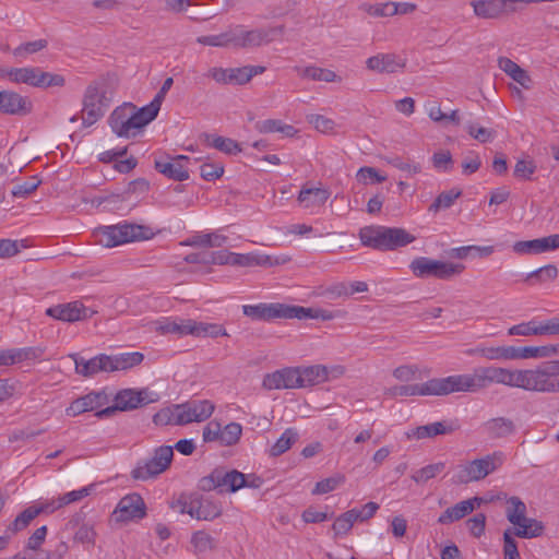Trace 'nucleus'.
<instances>
[{"mask_svg": "<svg viewBox=\"0 0 559 559\" xmlns=\"http://www.w3.org/2000/svg\"><path fill=\"white\" fill-rule=\"evenodd\" d=\"M452 393H476L485 390L492 383L519 388L520 370H510L502 367L487 366L473 370L472 373L450 376Z\"/></svg>", "mask_w": 559, "mask_h": 559, "instance_id": "1", "label": "nucleus"}, {"mask_svg": "<svg viewBox=\"0 0 559 559\" xmlns=\"http://www.w3.org/2000/svg\"><path fill=\"white\" fill-rule=\"evenodd\" d=\"M519 389L538 393H559V359L533 369H520Z\"/></svg>", "mask_w": 559, "mask_h": 559, "instance_id": "2", "label": "nucleus"}, {"mask_svg": "<svg viewBox=\"0 0 559 559\" xmlns=\"http://www.w3.org/2000/svg\"><path fill=\"white\" fill-rule=\"evenodd\" d=\"M153 236L154 233L150 227L126 222L98 227L94 230L96 242L106 248H114L128 242L148 240Z\"/></svg>", "mask_w": 559, "mask_h": 559, "instance_id": "3", "label": "nucleus"}, {"mask_svg": "<svg viewBox=\"0 0 559 559\" xmlns=\"http://www.w3.org/2000/svg\"><path fill=\"white\" fill-rule=\"evenodd\" d=\"M152 120L143 108H138L131 103H124L114 109L108 118L111 131L119 138L135 136Z\"/></svg>", "mask_w": 559, "mask_h": 559, "instance_id": "4", "label": "nucleus"}, {"mask_svg": "<svg viewBox=\"0 0 559 559\" xmlns=\"http://www.w3.org/2000/svg\"><path fill=\"white\" fill-rule=\"evenodd\" d=\"M506 460L502 451H493L483 457L468 461L459 466L454 476L456 484H469L483 480L488 475L499 469Z\"/></svg>", "mask_w": 559, "mask_h": 559, "instance_id": "5", "label": "nucleus"}, {"mask_svg": "<svg viewBox=\"0 0 559 559\" xmlns=\"http://www.w3.org/2000/svg\"><path fill=\"white\" fill-rule=\"evenodd\" d=\"M409 270L417 278L433 277L445 281L460 275L465 270V265L418 257L409 263Z\"/></svg>", "mask_w": 559, "mask_h": 559, "instance_id": "6", "label": "nucleus"}, {"mask_svg": "<svg viewBox=\"0 0 559 559\" xmlns=\"http://www.w3.org/2000/svg\"><path fill=\"white\" fill-rule=\"evenodd\" d=\"M0 75L13 83H24L34 87L63 86L64 78L60 74L45 72L39 68H10L0 70Z\"/></svg>", "mask_w": 559, "mask_h": 559, "instance_id": "7", "label": "nucleus"}, {"mask_svg": "<svg viewBox=\"0 0 559 559\" xmlns=\"http://www.w3.org/2000/svg\"><path fill=\"white\" fill-rule=\"evenodd\" d=\"M174 459V448L160 445L154 449L150 459L141 460L132 469L131 476L136 480L155 478L166 472Z\"/></svg>", "mask_w": 559, "mask_h": 559, "instance_id": "8", "label": "nucleus"}, {"mask_svg": "<svg viewBox=\"0 0 559 559\" xmlns=\"http://www.w3.org/2000/svg\"><path fill=\"white\" fill-rule=\"evenodd\" d=\"M82 104V123L87 128L97 122L109 106L104 85L96 82L90 84L85 90Z\"/></svg>", "mask_w": 559, "mask_h": 559, "instance_id": "9", "label": "nucleus"}, {"mask_svg": "<svg viewBox=\"0 0 559 559\" xmlns=\"http://www.w3.org/2000/svg\"><path fill=\"white\" fill-rule=\"evenodd\" d=\"M283 32V27H259L248 29L243 25L231 26V44L236 49L260 47L273 40V35Z\"/></svg>", "mask_w": 559, "mask_h": 559, "instance_id": "10", "label": "nucleus"}, {"mask_svg": "<svg viewBox=\"0 0 559 559\" xmlns=\"http://www.w3.org/2000/svg\"><path fill=\"white\" fill-rule=\"evenodd\" d=\"M390 393L394 396L449 395L452 394L450 376L444 378H433L419 384L394 386L390 390Z\"/></svg>", "mask_w": 559, "mask_h": 559, "instance_id": "11", "label": "nucleus"}, {"mask_svg": "<svg viewBox=\"0 0 559 559\" xmlns=\"http://www.w3.org/2000/svg\"><path fill=\"white\" fill-rule=\"evenodd\" d=\"M154 401L155 399H151L148 396L147 389L140 391L134 389H126L117 393L115 396V404L112 406L102 408L100 411L96 412L95 415L98 418L110 417L118 411L135 409Z\"/></svg>", "mask_w": 559, "mask_h": 559, "instance_id": "12", "label": "nucleus"}, {"mask_svg": "<svg viewBox=\"0 0 559 559\" xmlns=\"http://www.w3.org/2000/svg\"><path fill=\"white\" fill-rule=\"evenodd\" d=\"M179 507L181 513H188L198 520L210 521L222 514V506L207 498L178 500L175 508Z\"/></svg>", "mask_w": 559, "mask_h": 559, "instance_id": "13", "label": "nucleus"}, {"mask_svg": "<svg viewBox=\"0 0 559 559\" xmlns=\"http://www.w3.org/2000/svg\"><path fill=\"white\" fill-rule=\"evenodd\" d=\"M245 316L252 320L270 321L275 318L290 319L292 306L284 304H258L242 306Z\"/></svg>", "mask_w": 559, "mask_h": 559, "instance_id": "14", "label": "nucleus"}, {"mask_svg": "<svg viewBox=\"0 0 559 559\" xmlns=\"http://www.w3.org/2000/svg\"><path fill=\"white\" fill-rule=\"evenodd\" d=\"M262 386L266 390L301 388L298 367L283 368L274 372L266 373L263 378Z\"/></svg>", "mask_w": 559, "mask_h": 559, "instance_id": "15", "label": "nucleus"}, {"mask_svg": "<svg viewBox=\"0 0 559 559\" xmlns=\"http://www.w3.org/2000/svg\"><path fill=\"white\" fill-rule=\"evenodd\" d=\"M114 514L119 522H127L145 516V503L138 493L128 495L120 499Z\"/></svg>", "mask_w": 559, "mask_h": 559, "instance_id": "16", "label": "nucleus"}, {"mask_svg": "<svg viewBox=\"0 0 559 559\" xmlns=\"http://www.w3.org/2000/svg\"><path fill=\"white\" fill-rule=\"evenodd\" d=\"M189 160L190 158L185 155L166 157L164 159L155 160V168L169 179L176 181H185L189 178V171L187 167Z\"/></svg>", "mask_w": 559, "mask_h": 559, "instance_id": "17", "label": "nucleus"}, {"mask_svg": "<svg viewBox=\"0 0 559 559\" xmlns=\"http://www.w3.org/2000/svg\"><path fill=\"white\" fill-rule=\"evenodd\" d=\"M178 408L181 412L179 415V421L183 425L192 421H204L210 418L214 412V404L207 400L191 401L179 404Z\"/></svg>", "mask_w": 559, "mask_h": 559, "instance_id": "18", "label": "nucleus"}, {"mask_svg": "<svg viewBox=\"0 0 559 559\" xmlns=\"http://www.w3.org/2000/svg\"><path fill=\"white\" fill-rule=\"evenodd\" d=\"M32 102L12 91H0V112L5 115L25 116L32 111Z\"/></svg>", "mask_w": 559, "mask_h": 559, "instance_id": "19", "label": "nucleus"}, {"mask_svg": "<svg viewBox=\"0 0 559 559\" xmlns=\"http://www.w3.org/2000/svg\"><path fill=\"white\" fill-rule=\"evenodd\" d=\"M75 365V372L84 378H91L98 372H110L108 364V355L100 354L91 359H85L79 354H71Z\"/></svg>", "mask_w": 559, "mask_h": 559, "instance_id": "20", "label": "nucleus"}, {"mask_svg": "<svg viewBox=\"0 0 559 559\" xmlns=\"http://www.w3.org/2000/svg\"><path fill=\"white\" fill-rule=\"evenodd\" d=\"M88 309L80 301L60 304L49 307L46 314L60 321L74 322L87 318Z\"/></svg>", "mask_w": 559, "mask_h": 559, "instance_id": "21", "label": "nucleus"}, {"mask_svg": "<svg viewBox=\"0 0 559 559\" xmlns=\"http://www.w3.org/2000/svg\"><path fill=\"white\" fill-rule=\"evenodd\" d=\"M481 503H484V499L480 497H473L460 501L456 504L443 511L438 518V523L442 525H448L453 522L460 521L466 515L471 514L476 508L480 507Z\"/></svg>", "mask_w": 559, "mask_h": 559, "instance_id": "22", "label": "nucleus"}, {"mask_svg": "<svg viewBox=\"0 0 559 559\" xmlns=\"http://www.w3.org/2000/svg\"><path fill=\"white\" fill-rule=\"evenodd\" d=\"M108 396L104 392H91L74 400L66 409L68 416H78L85 412L100 411L107 403Z\"/></svg>", "mask_w": 559, "mask_h": 559, "instance_id": "23", "label": "nucleus"}, {"mask_svg": "<svg viewBox=\"0 0 559 559\" xmlns=\"http://www.w3.org/2000/svg\"><path fill=\"white\" fill-rule=\"evenodd\" d=\"M405 59L395 53H378L367 59L366 66L370 71L378 73H395L404 69Z\"/></svg>", "mask_w": 559, "mask_h": 559, "instance_id": "24", "label": "nucleus"}, {"mask_svg": "<svg viewBox=\"0 0 559 559\" xmlns=\"http://www.w3.org/2000/svg\"><path fill=\"white\" fill-rule=\"evenodd\" d=\"M243 67L238 68H210L206 75L214 80L218 84H234L245 85L247 84Z\"/></svg>", "mask_w": 559, "mask_h": 559, "instance_id": "25", "label": "nucleus"}, {"mask_svg": "<svg viewBox=\"0 0 559 559\" xmlns=\"http://www.w3.org/2000/svg\"><path fill=\"white\" fill-rule=\"evenodd\" d=\"M483 429L490 439H502L512 436L516 426L511 418L495 417L485 421Z\"/></svg>", "mask_w": 559, "mask_h": 559, "instance_id": "26", "label": "nucleus"}, {"mask_svg": "<svg viewBox=\"0 0 559 559\" xmlns=\"http://www.w3.org/2000/svg\"><path fill=\"white\" fill-rule=\"evenodd\" d=\"M346 312L342 310L331 311L322 308L292 306L290 319H320L322 321H331L336 318H343Z\"/></svg>", "mask_w": 559, "mask_h": 559, "instance_id": "27", "label": "nucleus"}, {"mask_svg": "<svg viewBox=\"0 0 559 559\" xmlns=\"http://www.w3.org/2000/svg\"><path fill=\"white\" fill-rule=\"evenodd\" d=\"M498 66L506 74H508L513 81L520 84L523 88L530 90L533 85V80L528 72L521 68L518 63L507 57H500L498 59Z\"/></svg>", "mask_w": 559, "mask_h": 559, "instance_id": "28", "label": "nucleus"}, {"mask_svg": "<svg viewBox=\"0 0 559 559\" xmlns=\"http://www.w3.org/2000/svg\"><path fill=\"white\" fill-rule=\"evenodd\" d=\"M455 429V426L447 421H436L414 428L411 432H407V438H415L417 440L435 438L439 435H450Z\"/></svg>", "mask_w": 559, "mask_h": 559, "instance_id": "29", "label": "nucleus"}, {"mask_svg": "<svg viewBox=\"0 0 559 559\" xmlns=\"http://www.w3.org/2000/svg\"><path fill=\"white\" fill-rule=\"evenodd\" d=\"M216 473L219 492H235L247 486V476L241 472H238L236 469L225 472L223 469L216 468Z\"/></svg>", "mask_w": 559, "mask_h": 559, "instance_id": "30", "label": "nucleus"}, {"mask_svg": "<svg viewBox=\"0 0 559 559\" xmlns=\"http://www.w3.org/2000/svg\"><path fill=\"white\" fill-rule=\"evenodd\" d=\"M228 240V237L221 234L219 231L213 233H200L195 234L185 241L181 242L182 246L188 247H201V248H214V247H223Z\"/></svg>", "mask_w": 559, "mask_h": 559, "instance_id": "31", "label": "nucleus"}, {"mask_svg": "<svg viewBox=\"0 0 559 559\" xmlns=\"http://www.w3.org/2000/svg\"><path fill=\"white\" fill-rule=\"evenodd\" d=\"M384 251L405 247L415 240V236L400 227H385Z\"/></svg>", "mask_w": 559, "mask_h": 559, "instance_id": "32", "label": "nucleus"}, {"mask_svg": "<svg viewBox=\"0 0 559 559\" xmlns=\"http://www.w3.org/2000/svg\"><path fill=\"white\" fill-rule=\"evenodd\" d=\"M301 388L311 386L325 382L329 379V371L325 366L314 365L298 367Z\"/></svg>", "mask_w": 559, "mask_h": 559, "instance_id": "33", "label": "nucleus"}, {"mask_svg": "<svg viewBox=\"0 0 559 559\" xmlns=\"http://www.w3.org/2000/svg\"><path fill=\"white\" fill-rule=\"evenodd\" d=\"M144 356L140 352L108 355L109 371L127 370L140 365Z\"/></svg>", "mask_w": 559, "mask_h": 559, "instance_id": "34", "label": "nucleus"}, {"mask_svg": "<svg viewBox=\"0 0 559 559\" xmlns=\"http://www.w3.org/2000/svg\"><path fill=\"white\" fill-rule=\"evenodd\" d=\"M385 226H366L360 229L359 238L366 247L384 251Z\"/></svg>", "mask_w": 559, "mask_h": 559, "instance_id": "35", "label": "nucleus"}, {"mask_svg": "<svg viewBox=\"0 0 559 559\" xmlns=\"http://www.w3.org/2000/svg\"><path fill=\"white\" fill-rule=\"evenodd\" d=\"M67 527L74 531L73 540L87 546H94L96 539V532L94 526L88 523H80L79 519H72L67 524Z\"/></svg>", "mask_w": 559, "mask_h": 559, "instance_id": "36", "label": "nucleus"}, {"mask_svg": "<svg viewBox=\"0 0 559 559\" xmlns=\"http://www.w3.org/2000/svg\"><path fill=\"white\" fill-rule=\"evenodd\" d=\"M471 5L479 19L496 20L502 16L500 0H476Z\"/></svg>", "mask_w": 559, "mask_h": 559, "instance_id": "37", "label": "nucleus"}, {"mask_svg": "<svg viewBox=\"0 0 559 559\" xmlns=\"http://www.w3.org/2000/svg\"><path fill=\"white\" fill-rule=\"evenodd\" d=\"M554 356H559V344L516 347V360L531 358H550Z\"/></svg>", "mask_w": 559, "mask_h": 559, "instance_id": "38", "label": "nucleus"}, {"mask_svg": "<svg viewBox=\"0 0 559 559\" xmlns=\"http://www.w3.org/2000/svg\"><path fill=\"white\" fill-rule=\"evenodd\" d=\"M330 197L325 189L321 188H302L298 195V201L306 207L323 205Z\"/></svg>", "mask_w": 559, "mask_h": 559, "instance_id": "39", "label": "nucleus"}, {"mask_svg": "<svg viewBox=\"0 0 559 559\" xmlns=\"http://www.w3.org/2000/svg\"><path fill=\"white\" fill-rule=\"evenodd\" d=\"M297 71L301 78H307L313 81H322L328 83L342 81L341 76H338L334 71L316 66L306 67L304 69L297 68Z\"/></svg>", "mask_w": 559, "mask_h": 559, "instance_id": "40", "label": "nucleus"}, {"mask_svg": "<svg viewBox=\"0 0 559 559\" xmlns=\"http://www.w3.org/2000/svg\"><path fill=\"white\" fill-rule=\"evenodd\" d=\"M516 526L518 528L513 531V534L520 538H534L544 533L543 523L536 519L527 516Z\"/></svg>", "mask_w": 559, "mask_h": 559, "instance_id": "41", "label": "nucleus"}, {"mask_svg": "<svg viewBox=\"0 0 559 559\" xmlns=\"http://www.w3.org/2000/svg\"><path fill=\"white\" fill-rule=\"evenodd\" d=\"M507 503L506 515L508 521L513 525L520 524L526 518V504L516 496L510 497Z\"/></svg>", "mask_w": 559, "mask_h": 559, "instance_id": "42", "label": "nucleus"}, {"mask_svg": "<svg viewBox=\"0 0 559 559\" xmlns=\"http://www.w3.org/2000/svg\"><path fill=\"white\" fill-rule=\"evenodd\" d=\"M298 440V432L293 428H287L276 442L270 449V455L273 457L280 456L288 451L292 445Z\"/></svg>", "mask_w": 559, "mask_h": 559, "instance_id": "43", "label": "nucleus"}, {"mask_svg": "<svg viewBox=\"0 0 559 559\" xmlns=\"http://www.w3.org/2000/svg\"><path fill=\"white\" fill-rule=\"evenodd\" d=\"M234 265L235 266H265L272 265L271 257L258 253H234Z\"/></svg>", "mask_w": 559, "mask_h": 559, "instance_id": "44", "label": "nucleus"}, {"mask_svg": "<svg viewBox=\"0 0 559 559\" xmlns=\"http://www.w3.org/2000/svg\"><path fill=\"white\" fill-rule=\"evenodd\" d=\"M179 404L171 405L169 407L162 408L158 411L154 417L153 421L155 425L158 426H168V425H175V426H182L183 423L179 421V415H181V412L178 409Z\"/></svg>", "mask_w": 559, "mask_h": 559, "instance_id": "45", "label": "nucleus"}, {"mask_svg": "<svg viewBox=\"0 0 559 559\" xmlns=\"http://www.w3.org/2000/svg\"><path fill=\"white\" fill-rule=\"evenodd\" d=\"M11 366L26 360H35L43 356L41 347L9 348Z\"/></svg>", "mask_w": 559, "mask_h": 559, "instance_id": "46", "label": "nucleus"}, {"mask_svg": "<svg viewBox=\"0 0 559 559\" xmlns=\"http://www.w3.org/2000/svg\"><path fill=\"white\" fill-rule=\"evenodd\" d=\"M461 194L462 191L460 189L443 191L430 204L428 211L436 214L441 210L449 209L453 205L454 201L461 197Z\"/></svg>", "mask_w": 559, "mask_h": 559, "instance_id": "47", "label": "nucleus"}, {"mask_svg": "<svg viewBox=\"0 0 559 559\" xmlns=\"http://www.w3.org/2000/svg\"><path fill=\"white\" fill-rule=\"evenodd\" d=\"M484 358L487 360H516V347L485 345Z\"/></svg>", "mask_w": 559, "mask_h": 559, "instance_id": "48", "label": "nucleus"}, {"mask_svg": "<svg viewBox=\"0 0 559 559\" xmlns=\"http://www.w3.org/2000/svg\"><path fill=\"white\" fill-rule=\"evenodd\" d=\"M157 330L162 334L188 335L190 334V319L166 320L159 322Z\"/></svg>", "mask_w": 559, "mask_h": 559, "instance_id": "49", "label": "nucleus"}, {"mask_svg": "<svg viewBox=\"0 0 559 559\" xmlns=\"http://www.w3.org/2000/svg\"><path fill=\"white\" fill-rule=\"evenodd\" d=\"M444 468L443 462L429 464L414 472L411 477L416 484H425L438 476Z\"/></svg>", "mask_w": 559, "mask_h": 559, "instance_id": "50", "label": "nucleus"}, {"mask_svg": "<svg viewBox=\"0 0 559 559\" xmlns=\"http://www.w3.org/2000/svg\"><path fill=\"white\" fill-rule=\"evenodd\" d=\"M558 277V269L554 264L542 266L526 276V281H531L534 284H543L552 282Z\"/></svg>", "mask_w": 559, "mask_h": 559, "instance_id": "51", "label": "nucleus"}, {"mask_svg": "<svg viewBox=\"0 0 559 559\" xmlns=\"http://www.w3.org/2000/svg\"><path fill=\"white\" fill-rule=\"evenodd\" d=\"M40 513H43V509H37V506L28 507L15 518L9 530L13 533L24 530Z\"/></svg>", "mask_w": 559, "mask_h": 559, "instance_id": "52", "label": "nucleus"}, {"mask_svg": "<svg viewBox=\"0 0 559 559\" xmlns=\"http://www.w3.org/2000/svg\"><path fill=\"white\" fill-rule=\"evenodd\" d=\"M242 435V427L238 423H229L221 429L219 444L224 447H230L236 444Z\"/></svg>", "mask_w": 559, "mask_h": 559, "instance_id": "53", "label": "nucleus"}, {"mask_svg": "<svg viewBox=\"0 0 559 559\" xmlns=\"http://www.w3.org/2000/svg\"><path fill=\"white\" fill-rule=\"evenodd\" d=\"M197 41L204 46L212 47H233L231 44V27H229L226 32L217 34V35H205L199 36Z\"/></svg>", "mask_w": 559, "mask_h": 559, "instance_id": "54", "label": "nucleus"}, {"mask_svg": "<svg viewBox=\"0 0 559 559\" xmlns=\"http://www.w3.org/2000/svg\"><path fill=\"white\" fill-rule=\"evenodd\" d=\"M356 521V509L348 510L345 513L341 514L338 518H336L335 522L332 525V530L334 531L335 535H345L350 531L353 524Z\"/></svg>", "mask_w": 559, "mask_h": 559, "instance_id": "55", "label": "nucleus"}, {"mask_svg": "<svg viewBox=\"0 0 559 559\" xmlns=\"http://www.w3.org/2000/svg\"><path fill=\"white\" fill-rule=\"evenodd\" d=\"M210 144L214 148H216L225 154H228V155H236L241 152V147H240L239 143L229 138L215 135L212 138V141L210 142Z\"/></svg>", "mask_w": 559, "mask_h": 559, "instance_id": "56", "label": "nucleus"}, {"mask_svg": "<svg viewBox=\"0 0 559 559\" xmlns=\"http://www.w3.org/2000/svg\"><path fill=\"white\" fill-rule=\"evenodd\" d=\"M191 543L198 552H206L215 548V539L204 531H199L192 535Z\"/></svg>", "mask_w": 559, "mask_h": 559, "instance_id": "57", "label": "nucleus"}, {"mask_svg": "<svg viewBox=\"0 0 559 559\" xmlns=\"http://www.w3.org/2000/svg\"><path fill=\"white\" fill-rule=\"evenodd\" d=\"M540 324L534 320L515 324L508 330L510 336L540 335Z\"/></svg>", "mask_w": 559, "mask_h": 559, "instance_id": "58", "label": "nucleus"}, {"mask_svg": "<svg viewBox=\"0 0 559 559\" xmlns=\"http://www.w3.org/2000/svg\"><path fill=\"white\" fill-rule=\"evenodd\" d=\"M345 481L344 475L337 474L335 476L324 478L320 481H318L312 489L313 495H324L328 492L333 491L336 489L340 485H342Z\"/></svg>", "mask_w": 559, "mask_h": 559, "instance_id": "59", "label": "nucleus"}, {"mask_svg": "<svg viewBox=\"0 0 559 559\" xmlns=\"http://www.w3.org/2000/svg\"><path fill=\"white\" fill-rule=\"evenodd\" d=\"M536 171V164L533 159L523 158L519 159L514 166L513 175L521 180H531L533 174Z\"/></svg>", "mask_w": 559, "mask_h": 559, "instance_id": "60", "label": "nucleus"}, {"mask_svg": "<svg viewBox=\"0 0 559 559\" xmlns=\"http://www.w3.org/2000/svg\"><path fill=\"white\" fill-rule=\"evenodd\" d=\"M466 131L472 138L479 141L480 143L491 142L495 138L493 130L479 127L475 123H468L466 126Z\"/></svg>", "mask_w": 559, "mask_h": 559, "instance_id": "61", "label": "nucleus"}, {"mask_svg": "<svg viewBox=\"0 0 559 559\" xmlns=\"http://www.w3.org/2000/svg\"><path fill=\"white\" fill-rule=\"evenodd\" d=\"M308 121L313 124V127L322 132V133H334L336 123L334 120L322 116V115H311L308 117Z\"/></svg>", "mask_w": 559, "mask_h": 559, "instance_id": "62", "label": "nucleus"}, {"mask_svg": "<svg viewBox=\"0 0 559 559\" xmlns=\"http://www.w3.org/2000/svg\"><path fill=\"white\" fill-rule=\"evenodd\" d=\"M388 162L393 167L397 168L401 171H405L411 176L417 175L421 171V165L413 160H404L403 158L396 156L390 158Z\"/></svg>", "mask_w": 559, "mask_h": 559, "instance_id": "63", "label": "nucleus"}, {"mask_svg": "<svg viewBox=\"0 0 559 559\" xmlns=\"http://www.w3.org/2000/svg\"><path fill=\"white\" fill-rule=\"evenodd\" d=\"M512 534H513V532L510 528H508L503 533V542H504L503 555H504V559H521L519 550H518L516 542L512 537Z\"/></svg>", "mask_w": 559, "mask_h": 559, "instance_id": "64", "label": "nucleus"}]
</instances>
